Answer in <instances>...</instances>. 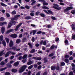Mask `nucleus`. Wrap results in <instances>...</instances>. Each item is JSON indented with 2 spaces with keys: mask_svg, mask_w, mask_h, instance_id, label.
<instances>
[{
  "mask_svg": "<svg viewBox=\"0 0 75 75\" xmlns=\"http://www.w3.org/2000/svg\"><path fill=\"white\" fill-rule=\"evenodd\" d=\"M27 67V66L26 65H24L22 67H21L19 69V73H22L23 72H24L25 71V69Z\"/></svg>",
  "mask_w": 75,
  "mask_h": 75,
  "instance_id": "nucleus-1",
  "label": "nucleus"
},
{
  "mask_svg": "<svg viewBox=\"0 0 75 75\" xmlns=\"http://www.w3.org/2000/svg\"><path fill=\"white\" fill-rule=\"evenodd\" d=\"M53 6H53V8H54V9H56V10H60L61 9V7H59V5L57 4H54Z\"/></svg>",
  "mask_w": 75,
  "mask_h": 75,
  "instance_id": "nucleus-2",
  "label": "nucleus"
},
{
  "mask_svg": "<svg viewBox=\"0 0 75 75\" xmlns=\"http://www.w3.org/2000/svg\"><path fill=\"white\" fill-rule=\"evenodd\" d=\"M72 8H73V7L72 6L67 7L66 9L64 10V12H67V11H68L69 10H70L72 9Z\"/></svg>",
  "mask_w": 75,
  "mask_h": 75,
  "instance_id": "nucleus-3",
  "label": "nucleus"
},
{
  "mask_svg": "<svg viewBox=\"0 0 75 75\" xmlns=\"http://www.w3.org/2000/svg\"><path fill=\"white\" fill-rule=\"evenodd\" d=\"M22 25V23H20L19 24V25L16 27V28L15 29V30L16 31H17L18 30V28L20 27V26Z\"/></svg>",
  "mask_w": 75,
  "mask_h": 75,
  "instance_id": "nucleus-4",
  "label": "nucleus"
},
{
  "mask_svg": "<svg viewBox=\"0 0 75 75\" xmlns=\"http://www.w3.org/2000/svg\"><path fill=\"white\" fill-rule=\"evenodd\" d=\"M9 46L10 47H13L14 46V42L12 40L9 42Z\"/></svg>",
  "mask_w": 75,
  "mask_h": 75,
  "instance_id": "nucleus-5",
  "label": "nucleus"
},
{
  "mask_svg": "<svg viewBox=\"0 0 75 75\" xmlns=\"http://www.w3.org/2000/svg\"><path fill=\"white\" fill-rule=\"evenodd\" d=\"M38 1L40 2H43V5H48V4L46 2H45V1L44 0H39Z\"/></svg>",
  "mask_w": 75,
  "mask_h": 75,
  "instance_id": "nucleus-6",
  "label": "nucleus"
},
{
  "mask_svg": "<svg viewBox=\"0 0 75 75\" xmlns=\"http://www.w3.org/2000/svg\"><path fill=\"white\" fill-rule=\"evenodd\" d=\"M10 37L12 38H16L17 37V35L16 34H12L11 35Z\"/></svg>",
  "mask_w": 75,
  "mask_h": 75,
  "instance_id": "nucleus-7",
  "label": "nucleus"
},
{
  "mask_svg": "<svg viewBox=\"0 0 75 75\" xmlns=\"http://www.w3.org/2000/svg\"><path fill=\"white\" fill-rule=\"evenodd\" d=\"M33 64V62L31 61V60L29 59L28 62L27 63V65H31Z\"/></svg>",
  "mask_w": 75,
  "mask_h": 75,
  "instance_id": "nucleus-8",
  "label": "nucleus"
},
{
  "mask_svg": "<svg viewBox=\"0 0 75 75\" xmlns=\"http://www.w3.org/2000/svg\"><path fill=\"white\" fill-rule=\"evenodd\" d=\"M11 54V51H9L8 52H7L6 53L5 55V57L6 58V57H8V56H9V55L10 54Z\"/></svg>",
  "mask_w": 75,
  "mask_h": 75,
  "instance_id": "nucleus-9",
  "label": "nucleus"
},
{
  "mask_svg": "<svg viewBox=\"0 0 75 75\" xmlns=\"http://www.w3.org/2000/svg\"><path fill=\"white\" fill-rule=\"evenodd\" d=\"M5 32V28L4 27H2L1 28V33L2 34H3Z\"/></svg>",
  "mask_w": 75,
  "mask_h": 75,
  "instance_id": "nucleus-10",
  "label": "nucleus"
},
{
  "mask_svg": "<svg viewBox=\"0 0 75 75\" xmlns=\"http://www.w3.org/2000/svg\"><path fill=\"white\" fill-rule=\"evenodd\" d=\"M14 31V30L12 29H11L9 30H7L6 33V34H9L10 33H11L12 32H13Z\"/></svg>",
  "mask_w": 75,
  "mask_h": 75,
  "instance_id": "nucleus-11",
  "label": "nucleus"
},
{
  "mask_svg": "<svg viewBox=\"0 0 75 75\" xmlns=\"http://www.w3.org/2000/svg\"><path fill=\"white\" fill-rule=\"evenodd\" d=\"M72 30H74V32H75V25L72 24L71 25Z\"/></svg>",
  "mask_w": 75,
  "mask_h": 75,
  "instance_id": "nucleus-12",
  "label": "nucleus"
},
{
  "mask_svg": "<svg viewBox=\"0 0 75 75\" xmlns=\"http://www.w3.org/2000/svg\"><path fill=\"white\" fill-rule=\"evenodd\" d=\"M51 68L52 71H55L56 69V66H52L51 67Z\"/></svg>",
  "mask_w": 75,
  "mask_h": 75,
  "instance_id": "nucleus-13",
  "label": "nucleus"
},
{
  "mask_svg": "<svg viewBox=\"0 0 75 75\" xmlns=\"http://www.w3.org/2000/svg\"><path fill=\"white\" fill-rule=\"evenodd\" d=\"M11 71L12 72H13V73H16L17 72L18 70L17 69H11Z\"/></svg>",
  "mask_w": 75,
  "mask_h": 75,
  "instance_id": "nucleus-14",
  "label": "nucleus"
},
{
  "mask_svg": "<svg viewBox=\"0 0 75 75\" xmlns=\"http://www.w3.org/2000/svg\"><path fill=\"white\" fill-rule=\"evenodd\" d=\"M33 59H36V61H38V60H39V61H40L41 60V57H33Z\"/></svg>",
  "mask_w": 75,
  "mask_h": 75,
  "instance_id": "nucleus-15",
  "label": "nucleus"
},
{
  "mask_svg": "<svg viewBox=\"0 0 75 75\" xmlns=\"http://www.w3.org/2000/svg\"><path fill=\"white\" fill-rule=\"evenodd\" d=\"M10 22L12 25H14L16 23V22L15 21H11Z\"/></svg>",
  "mask_w": 75,
  "mask_h": 75,
  "instance_id": "nucleus-16",
  "label": "nucleus"
},
{
  "mask_svg": "<svg viewBox=\"0 0 75 75\" xmlns=\"http://www.w3.org/2000/svg\"><path fill=\"white\" fill-rule=\"evenodd\" d=\"M18 65H19V62L18 61L16 62L13 64L14 66L15 67H17V66H18Z\"/></svg>",
  "mask_w": 75,
  "mask_h": 75,
  "instance_id": "nucleus-17",
  "label": "nucleus"
},
{
  "mask_svg": "<svg viewBox=\"0 0 75 75\" xmlns=\"http://www.w3.org/2000/svg\"><path fill=\"white\" fill-rule=\"evenodd\" d=\"M6 67L8 68H11V67H12V65L10 63H8L6 64Z\"/></svg>",
  "mask_w": 75,
  "mask_h": 75,
  "instance_id": "nucleus-18",
  "label": "nucleus"
},
{
  "mask_svg": "<svg viewBox=\"0 0 75 75\" xmlns=\"http://www.w3.org/2000/svg\"><path fill=\"white\" fill-rule=\"evenodd\" d=\"M1 26H3L4 24H7V22H0Z\"/></svg>",
  "mask_w": 75,
  "mask_h": 75,
  "instance_id": "nucleus-19",
  "label": "nucleus"
},
{
  "mask_svg": "<svg viewBox=\"0 0 75 75\" xmlns=\"http://www.w3.org/2000/svg\"><path fill=\"white\" fill-rule=\"evenodd\" d=\"M4 51V50H2L0 52V57H1L3 55H4V54H5V53L3 52Z\"/></svg>",
  "mask_w": 75,
  "mask_h": 75,
  "instance_id": "nucleus-20",
  "label": "nucleus"
},
{
  "mask_svg": "<svg viewBox=\"0 0 75 75\" xmlns=\"http://www.w3.org/2000/svg\"><path fill=\"white\" fill-rule=\"evenodd\" d=\"M5 40L7 42V43L8 44V43H9V42L10 41V39H9V38H5Z\"/></svg>",
  "mask_w": 75,
  "mask_h": 75,
  "instance_id": "nucleus-21",
  "label": "nucleus"
},
{
  "mask_svg": "<svg viewBox=\"0 0 75 75\" xmlns=\"http://www.w3.org/2000/svg\"><path fill=\"white\" fill-rule=\"evenodd\" d=\"M20 17V15H16L14 16V18H15L16 20H18V18Z\"/></svg>",
  "mask_w": 75,
  "mask_h": 75,
  "instance_id": "nucleus-22",
  "label": "nucleus"
},
{
  "mask_svg": "<svg viewBox=\"0 0 75 75\" xmlns=\"http://www.w3.org/2000/svg\"><path fill=\"white\" fill-rule=\"evenodd\" d=\"M31 18V17L30 16H26L25 17V19L26 20H30V19Z\"/></svg>",
  "mask_w": 75,
  "mask_h": 75,
  "instance_id": "nucleus-23",
  "label": "nucleus"
},
{
  "mask_svg": "<svg viewBox=\"0 0 75 75\" xmlns=\"http://www.w3.org/2000/svg\"><path fill=\"white\" fill-rule=\"evenodd\" d=\"M2 44H3L4 47H6V42L4 40H3L2 42Z\"/></svg>",
  "mask_w": 75,
  "mask_h": 75,
  "instance_id": "nucleus-24",
  "label": "nucleus"
},
{
  "mask_svg": "<svg viewBox=\"0 0 75 75\" xmlns=\"http://www.w3.org/2000/svg\"><path fill=\"white\" fill-rule=\"evenodd\" d=\"M31 2H32L31 4V5H34L35 3L36 2V1L34 0H32L31 1Z\"/></svg>",
  "mask_w": 75,
  "mask_h": 75,
  "instance_id": "nucleus-25",
  "label": "nucleus"
},
{
  "mask_svg": "<svg viewBox=\"0 0 75 75\" xmlns=\"http://www.w3.org/2000/svg\"><path fill=\"white\" fill-rule=\"evenodd\" d=\"M71 66L72 67V70H74V69H75V64H74V63H72L71 64Z\"/></svg>",
  "mask_w": 75,
  "mask_h": 75,
  "instance_id": "nucleus-26",
  "label": "nucleus"
},
{
  "mask_svg": "<svg viewBox=\"0 0 75 75\" xmlns=\"http://www.w3.org/2000/svg\"><path fill=\"white\" fill-rule=\"evenodd\" d=\"M6 69H7V67L1 68L0 69V71H1H1H4V70H6Z\"/></svg>",
  "mask_w": 75,
  "mask_h": 75,
  "instance_id": "nucleus-27",
  "label": "nucleus"
},
{
  "mask_svg": "<svg viewBox=\"0 0 75 75\" xmlns=\"http://www.w3.org/2000/svg\"><path fill=\"white\" fill-rule=\"evenodd\" d=\"M12 26V24L11 23H10V22H9V24H8V28H9L11 27Z\"/></svg>",
  "mask_w": 75,
  "mask_h": 75,
  "instance_id": "nucleus-28",
  "label": "nucleus"
},
{
  "mask_svg": "<svg viewBox=\"0 0 75 75\" xmlns=\"http://www.w3.org/2000/svg\"><path fill=\"white\" fill-rule=\"evenodd\" d=\"M64 42L66 44V45H68V41L67 40H65Z\"/></svg>",
  "mask_w": 75,
  "mask_h": 75,
  "instance_id": "nucleus-29",
  "label": "nucleus"
},
{
  "mask_svg": "<svg viewBox=\"0 0 75 75\" xmlns=\"http://www.w3.org/2000/svg\"><path fill=\"white\" fill-rule=\"evenodd\" d=\"M0 65H2V66L4 65H5V63L4 62H1L0 63Z\"/></svg>",
  "mask_w": 75,
  "mask_h": 75,
  "instance_id": "nucleus-30",
  "label": "nucleus"
},
{
  "mask_svg": "<svg viewBox=\"0 0 75 75\" xmlns=\"http://www.w3.org/2000/svg\"><path fill=\"white\" fill-rule=\"evenodd\" d=\"M11 14L13 15H15V14H16V12L15 10H14L12 12Z\"/></svg>",
  "mask_w": 75,
  "mask_h": 75,
  "instance_id": "nucleus-31",
  "label": "nucleus"
},
{
  "mask_svg": "<svg viewBox=\"0 0 75 75\" xmlns=\"http://www.w3.org/2000/svg\"><path fill=\"white\" fill-rule=\"evenodd\" d=\"M3 35H1L0 36V40L1 41H3Z\"/></svg>",
  "mask_w": 75,
  "mask_h": 75,
  "instance_id": "nucleus-32",
  "label": "nucleus"
},
{
  "mask_svg": "<svg viewBox=\"0 0 75 75\" xmlns=\"http://www.w3.org/2000/svg\"><path fill=\"white\" fill-rule=\"evenodd\" d=\"M37 32V30H34L32 31V32L33 33V35H35V33Z\"/></svg>",
  "mask_w": 75,
  "mask_h": 75,
  "instance_id": "nucleus-33",
  "label": "nucleus"
},
{
  "mask_svg": "<svg viewBox=\"0 0 75 75\" xmlns=\"http://www.w3.org/2000/svg\"><path fill=\"white\" fill-rule=\"evenodd\" d=\"M47 11L49 13L51 14H53V12L51 10H48Z\"/></svg>",
  "mask_w": 75,
  "mask_h": 75,
  "instance_id": "nucleus-34",
  "label": "nucleus"
},
{
  "mask_svg": "<svg viewBox=\"0 0 75 75\" xmlns=\"http://www.w3.org/2000/svg\"><path fill=\"white\" fill-rule=\"evenodd\" d=\"M1 5L2 6H3L4 7H7V5H6L3 3H1Z\"/></svg>",
  "mask_w": 75,
  "mask_h": 75,
  "instance_id": "nucleus-35",
  "label": "nucleus"
},
{
  "mask_svg": "<svg viewBox=\"0 0 75 75\" xmlns=\"http://www.w3.org/2000/svg\"><path fill=\"white\" fill-rule=\"evenodd\" d=\"M42 8L43 9H47V10H48L49 9V8L46 6H44L42 7Z\"/></svg>",
  "mask_w": 75,
  "mask_h": 75,
  "instance_id": "nucleus-36",
  "label": "nucleus"
},
{
  "mask_svg": "<svg viewBox=\"0 0 75 75\" xmlns=\"http://www.w3.org/2000/svg\"><path fill=\"white\" fill-rule=\"evenodd\" d=\"M55 41H56L57 42H58V41H59V38H56Z\"/></svg>",
  "mask_w": 75,
  "mask_h": 75,
  "instance_id": "nucleus-37",
  "label": "nucleus"
},
{
  "mask_svg": "<svg viewBox=\"0 0 75 75\" xmlns=\"http://www.w3.org/2000/svg\"><path fill=\"white\" fill-rule=\"evenodd\" d=\"M47 59H46V58H45L44 59V63H46L48 62V60H47Z\"/></svg>",
  "mask_w": 75,
  "mask_h": 75,
  "instance_id": "nucleus-38",
  "label": "nucleus"
},
{
  "mask_svg": "<svg viewBox=\"0 0 75 75\" xmlns=\"http://www.w3.org/2000/svg\"><path fill=\"white\" fill-rule=\"evenodd\" d=\"M64 62L66 63H68L69 62V59H66L64 60Z\"/></svg>",
  "mask_w": 75,
  "mask_h": 75,
  "instance_id": "nucleus-39",
  "label": "nucleus"
},
{
  "mask_svg": "<svg viewBox=\"0 0 75 75\" xmlns=\"http://www.w3.org/2000/svg\"><path fill=\"white\" fill-rule=\"evenodd\" d=\"M33 65H31L28 67V69H31L33 68Z\"/></svg>",
  "mask_w": 75,
  "mask_h": 75,
  "instance_id": "nucleus-40",
  "label": "nucleus"
},
{
  "mask_svg": "<svg viewBox=\"0 0 75 75\" xmlns=\"http://www.w3.org/2000/svg\"><path fill=\"white\" fill-rule=\"evenodd\" d=\"M54 55V53H52L50 54L49 55V57H53Z\"/></svg>",
  "mask_w": 75,
  "mask_h": 75,
  "instance_id": "nucleus-41",
  "label": "nucleus"
},
{
  "mask_svg": "<svg viewBox=\"0 0 75 75\" xmlns=\"http://www.w3.org/2000/svg\"><path fill=\"white\" fill-rule=\"evenodd\" d=\"M26 40H27V38H24L22 39L23 42H24L25 41H26Z\"/></svg>",
  "mask_w": 75,
  "mask_h": 75,
  "instance_id": "nucleus-42",
  "label": "nucleus"
},
{
  "mask_svg": "<svg viewBox=\"0 0 75 75\" xmlns=\"http://www.w3.org/2000/svg\"><path fill=\"white\" fill-rule=\"evenodd\" d=\"M56 69L57 70H59V66L57 65V66L56 68Z\"/></svg>",
  "mask_w": 75,
  "mask_h": 75,
  "instance_id": "nucleus-43",
  "label": "nucleus"
},
{
  "mask_svg": "<svg viewBox=\"0 0 75 75\" xmlns=\"http://www.w3.org/2000/svg\"><path fill=\"white\" fill-rule=\"evenodd\" d=\"M69 58V55L66 54L65 55V58H66V59H68V58Z\"/></svg>",
  "mask_w": 75,
  "mask_h": 75,
  "instance_id": "nucleus-44",
  "label": "nucleus"
},
{
  "mask_svg": "<svg viewBox=\"0 0 75 75\" xmlns=\"http://www.w3.org/2000/svg\"><path fill=\"white\" fill-rule=\"evenodd\" d=\"M28 45L30 47H33V45L32 44H31V43L29 42L28 43Z\"/></svg>",
  "mask_w": 75,
  "mask_h": 75,
  "instance_id": "nucleus-45",
  "label": "nucleus"
},
{
  "mask_svg": "<svg viewBox=\"0 0 75 75\" xmlns=\"http://www.w3.org/2000/svg\"><path fill=\"white\" fill-rule=\"evenodd\" d=\"M40 15L42 17H45V15L43 13H41Z\"/></svg>",
  "mask_w": 75,
  "mask_h": 75,
  "instance_id": "nucleus-46",
  "label": "nucleus"
},
{
  "mask_svg": "<svg viewBox=\"0 0 75 75\" xmlns=\"http://www.w3.org/2000/svg\"><path fill=\"white\" fill-rule=\"evenodd\" d=\"M27 57V54H25V55H24L23 57L22 58L23 59H25V58H26Z\"/></svg>",
  "mask_w": 75,
  "mask_h": 75,
  "instance_id": "nucleus-47",
  "label": "nucleus"
},
{
  "mask_svg": "<svg viewBox=\"0 0 75 75\" xmlns=\"http://www.w3.org/2000/svg\"><path fill=\"white\" fill-rule=\"evenodd\" d=\"M65 65V63L64 62H62L61 63V66H64Z\"/></svg>",
  "mask_w": 75,
  "mask_h": 75,
  "instance_id": "nucleus-48",
  "label": "nucleus"
},
{
  "mask_svg": "<svg viewBox=\"0 0 75 75\" xmlns=\"http://www.w3.org/2000/svg\"><path fill=\"white\" fill-rule=\"evenodd\" d=\"M52 19L53 20H56V18L55 17L52 16L51 17Z\"/></svg>",
  "mask_w": 75,
  "mask_h": 75,
  "instance_id": "nucleus-49",
  "label": "nucleus"
},
{
  "mask_svg": "<svg viewBox=\"0 0 75 75\" xmlns=\"http://www.w3.org/2000/svg\"><path fill=\"white\" fill-rule=\"evenodd\" d=\"M4 18L3 17H1L0 18V21H4Z\"/></svg>",
  "mask_w": 75,
  "mask_h": 75,
  "instance_id": "nucleus-50",
  "label": "nucleus"
},
{
  "mask_svg": "<svg viewBox=\"0 0 75 75\" xmlns=\"http://www.w3.org/2000/svg\"><path fill=\"white\" fill-rule=\"evenodd\" d=\"M31 53H34L35 52V49H32L31 51H30Z\"/></svg>",
  "mask_w": 75,
  "mask_h": 75,
  "instance_id": "nucleus-51",
  "label": "nucleus"
},
{
  "mask_svg": "<svg viewBox=\"0 0 75 75\" xmlns=\"http://www.w3.org/2000/svg\"><path fill=\"white\" fill-rule=\"evenodd\" d=\"M52 25H48L47 26V27L48 28H52Z\"/></svg>",
  "mask_w": 75,
  "mask_h": 75,
  "instance_id": "nucleus-52",
  "label": "nucleus"
},
{
  "mask_svg": "<svg viewBox=\"0 0 75 75\" xmlns=\"http://www.w3.org/2000/svg\"><path fill=\"white\" fill-rule=\"evenodd\" d=\"M40 12L39 11L36 12L35 13L36 16H38V14H40Z\"/></svg>",
  "mask_w": 75,
  "mask_h": 75,
  "instance_id": "nucleus-53",
  "label": "nucleus"
},
{
  "mask_svg": "<svg viewBox=\"0 0 75 75\" xmlns=\"http://www.w3.org/2000/svg\"><path fill=\"white\" fill-rule=\"evenodd\" d=\"M26 61H27L26 59H23L22 60V62L23 63H25Z\"/></svg>",
  "mask_w": 75,
  "mask_h": 75,
  "instance_id": "nucleus-54",
  "label": "nucleus"
},
{
  "mask_svg": "<svg viewBox=\"0 0 75 75\" xmlns=\"http://www.w3.org/2000/svg\"><path fill=\"white\" fill-rule=\"evenodd\" d=\"M41 33H42V31H39L37 32V34H41Z\"/></svg>",
  "mask_w": 75,
  "mask_h": 75,
  "instance_id": "nucleus-55",
  "label": "nucleus"
},
{
  "mask_svg": "<svg viewBox=\"0 0 75 75\" xmlns=\"http://www.w3.org/2000/svg\"><path fill=\"white\" fill-rule=\"evenodd\" d=\"M69 75H74V73L73 72L71 71L69 74Z\"/></svg>",
  "mask_w": 75,
  "mask_h": 75,
  "instance_id": "nucleus-56",
  "label": "nucleus"
},
{
  "mask_svg": "<svg viewBox=\"0 0 75 75\" xmlns=\"http://www.w3.org/2000/svg\"><path fill=\"white\" fill-rule=\"evenodd\" d=\"M25 8H27V9H30V7L27 5H26L25 6Z\"/></svg>",
  "mask_w": 75,
  "mask_h": 75,
  "instance_id": "nucleus-57",
  "label": "nucleus"
},
{
  "mask_svg": "<svg viewBox=\"0 0 75 75\" xmlns=\"http://www.w3.org/2000/svg\"><path fill=\"white\" fill-rule=\"evenodd\" d=\"M10 73L9 72H6L5 73V75H10Z\"/></svg>",
  "mask_w": 75,
  "mask_h": 75,
  "instance_id": "nucleus-58",
  "label": "nucleus"
},
{
  "mask_svg": "<svg viewBox=\"0 0 75 75\" xmlns=\"http://www.w3.org/2000/svg\"><path fill=\"white\" fill-rule=\"evenodd\" d=\"M32 41L33 42H34L35 41V38H34V37H33L32 38Z\"/></svg>",
  "mask_w": 75,
  "mask_h": 75,
  "instance_id": "nucleus-59",
  "label": "nucleus"
},
{
  "mask_svg": "<svg viewBox=\"0 0 75 75\" xmlns=\"http://www.w3.org/2000/svg\"><path fill=\"white\" fill-rule=\"evenodd\" d=\"M73 59H74V58H73V57H71L69 58V59L71 61V60H73Z\"/></svg>",
  "mask_w": 75,
  "mask_h": 75,
  "instance_id": "nucleus-60",
  "label": "nucleus"
},
{
  "mask_svg": "<svg viewBox=\"0 0 75 75\" xmlns=\"http://www.w3.org/2000/svg\"><path fill=\"white\" fill-rule=\"evenodd\" d=\"M41 67H42V66L41 65L39 66L38 67V69H40Z\"/></svg>",
  "mask_w": 75,
  "mask_h": 75,
  "instance_id": "nucleus-61",
  "label": "nucleus"
},
{
  "mask_svg": "<svg viewBox=\"0 0 75 75\" xmlns=\"http://www.w3.org/2000/svg\"><path fill=\"white\" fill-rule=\"evenodd\" d=\"M19 37V38H22V37H23V34H20Z\"/></svg>",
  "mask_w": 75,
  "mask_h": 75,
  "instance_id": "nucleus-62",
  "label": "nucleus"
},
{
  "mask_svg": "<svg viewBox=\"0 0 75 75\" xmlns=\"http://www.w3.org/2000/svg\"><path fill=\"white\" fill-rule=\"evenodd\" d=\"M18 59L19 60H21L22 59V56L19 57Z\"/></svg>",
  "mask_w": 75,
  "mask_h": 75,
  "instance_id": "nucleus-63",
  "label": "nucleus"
},
{
  "mask_svg": "<svg viewBox=\"0 0 75 75\" xmlns=\"http://www.w3.org/2000/svg\"><path fill=\"white\" fill-rule=\"evenodd\" d=\"M41 74V73L40 71L38 72L36 74V75H40Z\"/></svg>",
  "mask_w": 75,
  "mask_h": 75,
  "instance_id": "nucleus-64",
  "label": "nucleus"
}]
</instances>
